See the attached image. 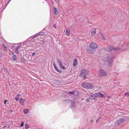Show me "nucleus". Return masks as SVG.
I'll use <instances>...</instances> for the list:
<instances>
[{
	"instance_id": "nucleus-1",
	"label": "nucleus",
	"mask_w": 129,
	"mask_h": 129,
	"mask_svg": "<svg viewBox=\"0 0 129 129\" xmlns=\"http://www.w3.org/2000/svg\"><path fill=\"white\" fill-rule=\"evenodd\" d=\"M98 47V45L96 44L91 43L89 44L88 47H87L86 50L88 53L93 54L96 52L95 49Z\"/></svg>"
},
{
	"instance_id": "nucleus-2",
	"label": "nucleus",
	"mask_w": 129,
	"mask_h": 129,
	"mask_svg": "<svg viewBox=\"0 0 129 129\" xmlns=\"http://www.w3.org/2000/svg\"><path fill=\"white\" fill-rule=\"evenodd\" d=\"M82 87L84 88L87 89H92L94 86L91 83L86 82H83L81 84Z\"/></svg>"
},
{
	"instance_id": "nucleus-3",
	"label": "nucleus",
	"mask_w": 129,
	"mask_h": 129,
	"mask_svg": "<svg viewBox=\"0 0 129 129\" xmlns=\"http://www.w3.org/2000/svg\"><path fill=\"white\" fill-rule=\"evenodd\" d=\"M88 73V71L86 69H84L81 70L79 76L80 77H85L87 75Z\"/></svg>"
},
{
	"instance_id": "nucleus-4",
	"label": "nucleus",
	"mask_w": 129,
	"mask_h": 129,
	"mask_svg": "<svg viewBox=\"0 0 129 129\" xmlns=\"http://www.w3.org/2000/svg\"><path fill=\"white\" fill-rule=\"evenodd\" d=\"M106 72L102 69H100L98 72V75L100 77L106 76L107 75Z\"/></svg>"
},
{
	"instance_id": "nucleus-5",
	"label": "nucleus",
	"mask_w": 129,
	"mask_h": 129,
	"mask_svg": "<svg viewBox=\"0 0 129 129\" xmlns=\"http://www.w3.org/2000/svg\"><path fill=\"white\" fill-rule=\"evenodd\" d=\"M97 93H94L90 95L89 97V99L91 100H94L95 98H98Z\"/></svg>"
},
{
	"instance_id": "nucleus-6",
	"label": "nucleus",
	"mask_w": 129,
	"mask_h": 129,
	"mask_svg": "<svg viewBox=\"0 0 129 129\" xmlns=\"http://www.w3.org/2000/svg\"><path fill=\"white\" fill-rule=\"evenodd\" d=\"M115 57L114 56H112L110 58L108 61V64L109 66L111 67L112 66V64L113 61V59L115 58Z\"/></svg>"
},
{
	"instance_id": "nucleus-7",
	"label": "nucleus",
	"mask_w": 129,
	"mask_h": 129,
	"mask_svg": "<svg viewBox=\"0 0 129 129\" xmlns=\"http://www.w3.org/2000/svg\"><path fill=\"white\" fill-rule=\"evenodd\" d=\"M124 119L123 118H121L118 120L116 122V123L118 125H119L121 124L124 121Z\"/></svg>"
},
{
	"instance_id": "nucleus-8",
	"label": "nucleus",
	"mask_w": 129,
	"mask_h": 129,
	"mask_svg": "<svg viewBox=\"0 0 129 129\" xmlns=\"http://www.w3.org/2000/svg\"><path fill=\"white\" fill-rule=\"evenodd\" d=\"M53 66L57 72L59 73H61L62 72V71L61 70H60L58 69V68L56 67L54 62H53Z\"/></svg>"
},
{
	"instance_id": "nucleus-9",
	"label": "nucleus",
	"mask_w": 129,
	"mask_h": 129,
	"mask_svg": "<svg viewBox=\"0 0 129 129\" xmlns=\"http://www.w3.org/2000/svg\"><path fill=\"white\" fill-rule=\"evenodd\" d=\"M108 51H111L112 50H114V47L113 46H109L108 47Z\"/></svg>"
},
{
	"instance_id": "nucleus-10",
	"label": "nucleus",
	"mask_w": 129,
	"mask_h": 129,
	"mask_svg": "<svg viewBox=\"0 0 129 129\" xmlns=\"http://www.w3.org/2000/svg\"><path fill=\"white\" fill-rule=\"evenodd\" d=\"M96 30L95 29H93L91 30V34L92 36H93L96 34Z\"/></svg>"
},
{
	"instance_id": "nucleus-11",
	"label": "nucleus",
	"mask_w": 129,
	"mask_h": 129,
	"mask_svg": "<svg viewBox=\"0 0 129 129\" xmlns=\"http://www.w3.org/2000/svg\"><path fill=\"white\" fill-rule=\"evenodd\" d=\"M66 35L68 36H69L70 34V30L69 29H67L66 31Z\"/></svg>"
},
{
	"instance_id": "nucleus-12",
	"label": "nucleus",
	"mask_w": 129,
	"mask_h": 129,
	"mask_svg": "<svg viewBox=\"0 0 129 129\" xmlns=\"http://www.w3.org/2000/svg\"><path fill=\"white\" fill-rule=\"evenodd\" d=\"M98 97L99 98L101 97L102 98H103L104 96V95L103 94H102L100 92L97 93Z\"/></svg>"
},
{
	"instance_id": "nucleus-13",
	"label": "nucleus",
	"mask_w": 129,
	"mask_h": 129,
	"mask_svg": "<svg viewBox=\"0 0 129 129\" xmlns=\"http://www.w3.org/2000/svg\"><path fill=\"white\" fill-rule=\"evenodd\" d=\"M77 64V61L76 59H75L74 60L73 65L74 67L76 66Z\"/></svg>"
},
{
	"instance_id": "nucleus-14",
	"label": "nucleus",
	"mask_w": 129,
	"mask_h": 129,
	"mask_svg": "<svg viewBox=\"0 0 129 129\" xmlns=\"http://www.w3.org/2000/svg\"><path fill=\"white\" fill-rule=\"evenodd\" d=\"M54 14L56 15H58L59 14L58 12L57 11V9L55 8H54Z\"/></svg>"
},
{
	"instance_id": "nucleus-15",
	"label": "nucleus",
	"mask_w": 129,
	"mask_h": 129,
	"mask_svg": "<svg viewBox=\"0 0 129 129\" xmlns=\"http://www.w3.org/2000/svg\"><path fill=\"white\" fill-rule=\"evenodd\" d=\"M71 103V107H74L75 106V102L73 100H70Z\"/></svg>"
},
{
	"instance_id": "nucleus-16",
	"label": "nucleus",
	"mask_w": 129,
	"mask_h": 129,
	"mask_svg": "<svg viewBox=\"0 0 129 129\" xmlns=\"http://www.w3.org/2000/svg\"><path fill=\"white\" fill-rule=\"evenodd\" d=\"M44 33L43 32H40L38 33L37 35L35 36L34 37H33V38H34L37 35H44Z\"/></svg>"
},
{
	"instance_id": "nucleus-17",
	"label": "nucleus",
	"mask_w": 129,
	"mask_h": 129,
	"mask_svg": "<svg viewBox=\"0 0 129 129\" xmlns=\"http://www.w3.org/2000/svg\"><path fill=\"white\" fill-rule=\"evenodd\" d=\"M17 57L15 55H14L13 56L12 59L14 61H16L17 60Z\"/></svg>"
},
{
	"instance_id": "nucleus-18",
	"label": "nucleus",
	"mask_w": 129,
	"mask_h": 129,
	"mask_svg": "<svg viewBox=\"0 0 129 129\" xmlns=\"http://www.w3.org/2000/svg\"><path fill=\"white\" fill-rule=\"evenodd\" d=\"M120 49V48L119 47H116L115 48H114V50L116 51H118Z\"/></svg>"
},
{
	"instance_id": "nucleus-19",
	"label": "nucleus",
	"mask_w": 129,
	"mask_h": 129,
	"mask_svg": "<svg viewBox=\"0 0 129 129\" xmlns=\"http://www.w3.org/2000/svg\"><path fill=\"white\" fill-rule=\"evenodd\" d=\"M101 38L102 40L104 41H105V39L104 35L103 34H101Z\"/></svg>"
},
{
	"instance_id": "nucleus-20",
	"label": "nucleus",
	"mask_w": 129,
	"mask_h": 129,
	"mask_svg": "<svg viewBox=\"0 0 129 129\" xmlns=\"http://www.w3.org/2000/svg\"><path fill=\"white\" fill-rule=\"evenodd\" d=\"M57 60L58 61V63L60 66L62 64V62L60 60L58 59H57Z\"/></svg>"
},
{
	"instance_id": "nucleus-21",
	"label": "nucleus",
	"mask_w": 129,
	"mask_h": 129,
	"mask_svg": "<svg viewBox=\"0 0 129 129\" xmlns=\"http://www.w3.org/2000/svg\"><path fill=\"white\" fill-rule=\"evenodd\" d=\"M69 94L74 95L75 94V92L74 91H70L69 92Z\"/></svg>"
},
{
	"instance_id": "nucleus-22",
	"label": "nucleus",
	"mask_w": 129,
	"mask_h": 129,
	"mask_svg": "<svg viewBox=\"0 0 129 129\" xmlns=\"http://www.w3.org/2000/svg\"><path fill=\"white\" fill-rule=\"evenodd\" d=\"M2 46L4 47L5 48V50H7L8 49L7 47L4 44H2Z\"/></svg>"
},
{
	"instance_id": "nucleus-23",
	"label": "nucleus",
	"mask_w": 129,
	"mask_h": 129,
	"mask_svg": "<svg viewBox=\"0 0 129 129\" xmlns=\"http://www.w3.org/2000/svg\"><path fill=\"white\" fill-rule=\"evenodd\" d=\"M28 112V110L27 109H24V114H26Z\"/></svg>"
},
{
	"instance_id": "nucleus-24",
	"label": "nucleus",
	"mask_w": 129,
	"mask_h": 129,
	"mask_svg": "<svg viewBox=\"0 0 129 129\" xmlns=\"http://www.w3.org/2000/svg\"><path fill=\"white\" fill-rule=\"evenodd\" d=\"M21 46V45H19L17 46L16 47L15 49H16L17 50H18V49Z\"/></svg>"
},
{
	"instance_id": "nucleus-25",
	"label": "nucleus",
	"mask_w": 129,
	"mask_h": 129,
	"mask_svg": "<svg viewBox=\"0 0 129 129\" xmlns=\"http://www.w3.org/2000/svg\"><path fill=\"white\" fill-rule=\"evenodd\" d=\"M124 95L125 96H129V92H126L124 94Z\"/></svg>"
},
{
	"instance_id": "nucleus-26",
	"label": "nucleus",
	"mask_w": 129,
	"mask_h": 129,
	"mask_svg": "<svg viewBox=\"0 0 129 129\" xmlns=\"http://www.w3.org/2000/svg\"><path fill=\"white\" fill-rule=\"evenodd\" d=\"M25 101V100H24L22 98H20V102H22L23 101L24 102Z\"/></svg>"
},
{
	"instance_id": "nucleus-27",
	"label": "nucleus",
	"mask_w": 129,
	"mask_h": 129,
	"mask_svg": "<svg viewBox=\"0 0 129 129\" xmlns=\"http://www.w3.org/2000/svg\"><path fill=\"white\" fill-rule=\"evenodd\" d=\"M40 43H38V44H42L43 43H45V42L44 40H42L40 41Z\"/></svg>"
},
{
	"instance_id": "nucleus-28",
	"label": "nucleus",
	"mask_w": 129,
	"mask_h": 129,
	"mask_svg": "<svg viewBox=\"0 0 129 129\" xmlns=\"http://www.w3.org/2000/svg\"><path fill=\"white\" fill-rule=\"evenodd\" d=\"M4 71L5 72H6V73H8V71L6 68H5L4 69Z\"/></svg>"
},
{
	"instance_id": "nucleus-29",
	"label": "nucleus",
	"mask_w": 129,
	"mask_h": 129,
	"mask_svg": "<svg viewBox=\"0 0 129 129\" xmlns=\"http://www.w3.org/2000/svg\"><path fill=\"white\" fill-rule=\"evenodd\" d=\"M60 67L62 69H64L65 68V67L63 66H62V64H61V65L60 66Z\"/></svg>"
},
{
	"instance_id": "nucleus-30",
	"label": "nucleus",
	"mask_w": 129,
	"mask_h": 129,
	"mask_svg": "<svg viewBox=\"0 0 129 129\" xmlns=\"http://www.w3.org/2000/svg\"><path fill=\"white\" fill-rule=\"evenodd\" d=\"M24 125V123L23 122H22L20 124V126L21 127H22Z\"/></svg>"
},
{
	"instance_id": "nucleus-31",
	"label": "nucleus",
	"mask_w": 129,
	"mask_h": 129,
	"mask_svg": "<svg viewBox=\"0 0 129 129\" xmlns=\"http://www.w3.org/2000/svg\"><path fill=\"white\" fill-rule=\"evenodd\" d=\"M29 128V126L28 125V124H25V128L27 129V128Z\"/></svg>"
},
{
	"instance_id": "nucleus-32",
	"label": "nucleus",
	"mask_w": 129,
	"mask_h": 129,
	"mask_svg": "<svg viewBox=\"0 0 129 129\" xmlns=\"http://www.w3.org/2000/svg\"><path fill=\"white\" fill-rule=\"evenodd\" d=\"M15 52L17 54H19V52L18 51V50H17L16 49H15Z\"/></svg>"
},
{
	"instance_id": "nucleus-33",
	"label": "nucleus",
	"mask_w": 129,
	"mask_h": 129,
	"mask_svg": "<svg viewBox=\"0 0 129 129\" xmlns=\"http://www.w3.org/2000/svg\"><path fill=\"white\" fill-rule=\"evenodd\" d=\"M14 47L15 46H11V49H12V50H13L14 49H15V48H14Z\"/></svg>"
},
{
	"instance_id": "nucleus-34",
	"label": "nucleus",
	"mask_w": 129,
	"mask_h": 129,
	"mask_svg": "<svg viewBox=\"0 0 129 129\" xmlns=\"http://www.w3.org/2000/svg\"><path fill=\"white\" fill-rule=\"evenodd\" d=\"M103 49L104 50L106 51H108V48H106V47H105L103 48Z\"/></svg>"
},
{
	"instance_id": "nucleus-35",
	"label": "nucleus",
	"mask_w": 129,
	"mask_h": 129,
	"mask_svg": "<svg viewBox=\"0 0 129 129\" xmlns=\"http://www.w3.org/2000/svg\"><path fill=\"white\" fill-rule=\"evenodd\" d=\"M18 97H19V96H16V97L15 98V99L16 100H18Z\"/></svg>"
},
{
	"instance_id": "nucleus-36",
	"label": "nucleus",
	"mask_w": 129,
	"mask_h": 129,
	"mask_svg": "<svg viewBox=\"0 0 129 129\" xmlns=\"http://www.w3.org/2000/svg\"><path fill=\"white\" fill-rule=\"evenodd\" d=\"M86 101L87 102H89V100L88 99H86Z\"/></svg>"
},
{
	"instance_id": "nucleus-37",
	"label": "nucleus",
	"mask_w": 129,
	"mask_h": 129,
	"mask_svg": "<svg viewBox=\"0 0 129 129\" xmlns=\"http://www.w3.org/2000/svg\"><path fill=\"white\" fill-rule=\"evenodd\" d=\"M24 102L23 101V102H20V103L22 105H24V104H23V103Z\"/></svg>"
},
{
	"instance_id": "nucleus-38",
	"label": "nucleus",
	"mask_w": 129,
	"mask_h": 129,
	"mask_svg": "<svg viewBox=\"0 0 129 129\" xmlns=\"http://www.w3.org/2000/svg\"><path fill=\"white\" fill-rule=\"evenodd\" d=\"M7 102V101L6 100H5L4 101V104L6 105V102Z\"/></svg>"
},
{
	"instance_id": "nucleus-39",
	"label": "nucleus",
	"mask_w": 129,
	"mask_h": 129,
	"mask_svg": "<svg viewBox=\"0 0 129 129\" xmlns=\"http://www.w3.org/2000/svg\"><path fill=\"white\" fill-rule=\"evenodd\" d=\"M53 27L55 28H56V25L55 24H54V25H53Z\"/></svg>"
},
{
	"instance_id": "nucleus-40",
	"label": "nucleus",
	"mask_w": 129,
	"mask_h": 129,
	"mask_svg": "<svg viewBox=\"0 0 129 129\" xmlns=\"http://www.w3.org/2000/svg\"><path fill=\"white\" fill-rule=\"evenodd\" d=\"M56 82H57V83H58V84H60V83H61L60 82V81H56Z\"/></svg>"
},
{
	"instance_id": "nucleus-41",
	"label": "nucleus",
	"mask_w": 129,
	"mask_h": 129,
	"mask_svg": "<svg viewBox=\"0 0 129 129\" xmlns=\"http://www.w3.org/2000/svg\"><path fill=\"white\" fill-rule=\"evenodd\" d=\"M35 54H36L35 52H33L32 54V55L33 56L35 55Z\"/></svg>"
},
{
	"instance_id": "nucleus-42",
	"label": "nucleus",
	"mask_w": 129,
	"mask_h": 129,
	"mask_svg": "<svg viewBox=\"0 0 129 129\" xmlns=\"http://www.w3.org/2000/svg\"><path fill=\"white\" fill-rule=\"evenodd\" d=\"M9 111L10 112H13V110L12 109H10Z\"/></svg>"
},
{
	"instance_id": "nucleus-43",
	"label": "nucleus",
	"mask_w": 129,
	"mask_h": 129,
	"mask_svg": "<svg viewBox=\"0 0 129 129\" xmlns=\"http://www.w3.org/2000/svg\"><path fill=\"white\" fill-rule=\"evenodd\" d=\"M2 56V53L0 51V57Z\"/></svg>"
},
{
	"instance_id": "nucleus-44",
	"label": "nucleus",
	"mask_w": 129,
	"mask_h": 129,
	"mask_svg": "<svg viewBox=\"0 0 129 129\" xmlns=\"http://www.w3.org/2000/svg\"><path fill=\"white\" fill-rule=\"evenodd\" d=\"M99 120V119H97L96 120V123H97L98 122Z\"/></svg>"
},
{
	"instance_id": "nucleus-45",
	"label": "nucleus",
	"mask_w": 129,
	"mask_h": 129,
	"mask_svg": "<svg viewBox=\"0 0 129 129\" xmlns=\"http://www.w3.org/2000/svg\"><path fill=\"white\" fill-rule=\"evenodd\" d=\"M11 54H12V55H13V54H14V52H13L12 51V52H11Z\"/></svg>"
},
{
	"instance_id": "nucleus-46",
	"label": "nucleus",
	"mask_w": 129,
	"mask_h": 129,
	"mask_svg": "<svg viewBox=\"0 0 129 129\" xmlns=\"http://www.w3.org/2000/svg\"><path fill=\"white\" fill-rule=\"evenodd\" d=\"M7 126H4L3 127V128H6Z\"/></svg>"
},
{
	"instance_id": "nucleus-47",
	"label": "nucleus",
	"mask_w": 129,
	"mask_h": 129,
	"mask_svg": "<svg viewBox=\"0 0 129 129\" xmlns=\"http://www.w3.org/2000/svg\"><path fill=\"white\" fill-rule=\"evenodd\" d=\"M20 95V94H18V95H17V96H19H19Z\"/></svg>"
},
{
	"instance_id": "nucleus-48",
	"label": "nucleus",
	"mask_w": 129,
	"mask_h": 129,
	"mask_svg": "<svg viewBox=\"0 0 129 129\" xmlns=\"http://www.w3.org/2000/svg\"><path fill=\"white\" fill-rule=\"evenodd\" d=\"M7 6V5H6L4 7V9H5V8H6V7Z\"/></svg>"
},
{
	"instance_id": "nucleus-49",
	"label": "nucleus",
	"mask_w": 129,
	"mask_h": 129,
	"mask_svg": "<svg viewBox=\"0 0 129 129\" xmlns=\"http://www.w3.org/2000/svg\"><path fill=\"white\" fill-rule=\"evenodd\" d=\"M8 2V4L7 5H8V4L9 3V1Z\"/></svg>"
},
{
	"instance_id": "nucleus-50",
	"label": "nucleus",
	"mask_w": 129,
	"mask_h": 129,
	"mask_svg": "<svg viewBox=\"0 0 129 129\" xmlns=\"http://www.w3.org/2000/svg\"><path fill=\"white\" fill-rule=\"evenodd\" d=\"M54 1L55 2H56V0H54Z\"/></svg>"
},
{
	"instance_id": "nucleus-51",
	"label": "nucleus",
	"mask_w": 129,
	"mask_h": 129,
	"mask_svg": "<svg viewBox=\"0 0 129 129\" xmlns=\"http://www.w3.org/2000/svg\"><path fill=\"white\" fill-rule=\"evenodd\" d=\"M125 50V49H123L122 50V51H123L124 50Z\"/></svg>"
},
{
	"instance_id": "nucleus-52",
	"label": "nucleus",
	"mask_w": 129,
	"mask_h": 129,
	"mask_svg": "<svg viewBox=\"0 0 129 129\" xmlns=\"http://www.w3.org/2000/svg\"><path fill=\"white\" fill-rule=\"evenodd\" d=\"M92 120H91V122H92Z\"/></svg>"
},
{
	"instance_id": "nucleus-53",
	"label": "nucleus",
	"mask_w": 129,
	"mask_h": 129,
	"mask_svg": "<svg viewBox=\"0 0 129 129\" xmlns=\"http://www.w3.org/2000/svg\"><path fill=\"white\" fill-rule=\"evenodd\" d=\"M84 78H85V77H84Z\"/></svg>"
}]
</instances>
